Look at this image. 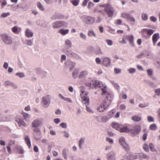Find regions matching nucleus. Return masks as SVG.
Returning <instances> with one entry per match:
<instances>
[{
	"label": "nucleus",
	"mask_w": 160,
	"mask_h": 160,
	"mask_svg": "<svg viewBox=\"0 0 160 160\" xmlns=\"http://www.w3.org/2000/svg\"><path fill=\"white\" fill-rule=\"evenodd\" d=\"M101 7L104 8V11L105 12L109 18H112L115 12L114 8L110 4L108 3L101 5Z\"/></svg>",
	"instance_id": "f257e3e1"
},
{
	"label": "nucleus",
	"mask_w": 160,
	"mask_h": 160,
	"mask_svg": "<svg viewBox=\"0 0 160 160\" xmlns=\"http://www.w3.org/2000/svg\"><path fill=\"white\" fill-rule=\"evenodd\" d=\"M62 51L68 56L73 58L74 59L80 60L81 58L78 54L73 52L69 48H65L62 49Z\"/></svg>",
	"instance_id": "f03ea898"
},
{
	"label": "nucleus",
	"mask_w": 160,
	"mask_h": 160,
	"mask_svg": "<svg viewBox=\"0 0 160 160\" xmlns=\"http://www.w3.org/2000/svg\"><path fill=\"white\" fill-rule=\"evenodd\" d=\"M85 85L88 86H90L91 88L98 89L100 88L102 85V82H100L98 80L92 81L91 82H86Z\"/></svg>",
	"instance_id": "7ed1b4c3"
},
{
	"label": "nucleus",
	"mask_w": 160,
	"mask_h": 160,
	"mask_svg": "<svg viewBox=\"0 0 160 160\" xmlns=\"http://www.w3.org/2000/svg\"><path fill=\"white\" fill-rule=\"evenodd\" d=\"M101 89L102 91V95L106 98L107 100L111 102L113 98V95L111 92H107L105 87L104 88H102Z\"/></svg>",
	"instance_id": "20e7f679"
},
{
	"label": "nucleus",
	"mask_w": 160,
	"mask_h": 160,
	"mask_svg": "<svg viewBox=\"0 0 160 160\" xmlns=\"http://www.w3.org/2000/svg\"><path fill=\"white\" fill-rule=\"evenodd\" d=\"M1 38L4 43L6 45H10L12 43V38L7 34H2L0 35Z\"/></svg>",
	"instance_id": "39448f33"
},
{
	"label": "nucleus",
	"mask_w": 160,
	"mask_h": 160,
	"mask_svg": "<svg viewBox=\"0 0 160 160\" xmlns=\"http://www.w3.org/2000/svg\"><path fill=\"white\" fill-rule=\"evenodd\" d=\"M33 137L35 140H38L41 138V132L38 128H35L33 129Z\"/></svg>",
	"instance_id": "423d86ee"
},
{
	"label": "nucleus",
	"mask_w": 160,
	"mask_h": 160,
	"mask_svg": "<svg viewBox=\"0 0 160 160\" xmlns=\"http://www.w3.org/2000/svg\"><path fill=\"white\" fill-rule=\"evenodd\" d=\"M81 19L83 21L88 24H92L94 23L95 19L94 18L90 16H87L83 15L81 17Z\"/></svg>",
	"instance_id": "0eeeda50"
},
{
	"label": "nucleus",
	"mask_w": 160,
	"mask_h": 160,
	"mask_svg": "<svg viewBox=\"0 0 160 160\" xmlns=\"http://www.w3.org/2000/svg\"><path fill=\"white\" fill-rule=\"evenodd\" d=\"M67 25V23L64 21H56L52 23V27L54 29H56L60 28L63 26H66Z\"/></svg>",
	"instance_id": "6e6552de"
},
{
	"label": "nucleus",
	"mask_w": 160,
	"mask_h": 160,
	"mask_svg": "<svg viewBox=\"0 0 160 160\" xmlns=\"http://www.w3.org/2000/svg\"><path fill=\"white\" fill-rule=\"evenodd\" d=\"M43 107L45 108H48L50 103V98L49 95H47L42 97V102Z\"/></svg>",
	"instance_id": "1a4fd4ad"
},
{
	"label": "nucleus",
	"mask_w": 160,
	"mask_h": 160,
	"mask_svg": "<svg viewBox=\"0 0 160 160\" xmlns=\"http://www.w3.org/2000/svg\"><path fill=\"white\" fill-rule=\"evenodd\" d=\"M119 142L120 144L123 147L125 150L128 151L129 150V145L126 143L124 137H121L119 139Z\"/></svg>",
	"instance_id": "9d476101"
},
{
	"label": "nucleus",
	"mask_w": 160,
	"mask_h": 160,
	"mask_svg": "<svg viewBox=\"0 0 160 160\" xmlns=\"http://www.w3.org/2000/svg\"><path fill=\"white\" fill-rule=\"evenodd\" d=\"M76 63L70 60H68L65 63V66L71 72L75 68Z\"/></svg>",
	"instance_id": "9b49d317"
},
{
	"label": "nucleus",
	"mask_w": 160,
	"mask_h": 160,
	"mask_svg": "<svg viewBox=\"0 0 160 160\" xmlns=\"http://www.w3.org/2000/svg\"><path fill=\"white\" fill-rule=\"evenodd\" d=\"M111 63V59L108 57H105L103 58L102 64L105 67H108L110 66Z\"/></svg>",
	"instance_id": "f8f14e48"
},
{
	"label": "nucleus",
	"mask_w": 160,
	"mask_h": 160,
	"mask_svg": "<svg viewBox=\"0 0 160 160\" xmlns=\"http://www.w3.org/2000/svg\"><path fill=\"white\" fill-rule=\"evenodd\" d=\"M42 119L40 118H37L34 120L32 122V127L34 128H38L42 124Z\"/></svg>",
	"instance_id": "ddd939ff"
},
{
	"label": "nucleus",
	"mask_w": 160,
	"mask_h": 160,
	"mask_svg": "<svg viewBox=\"0 0 160 160\" xmlns=\"http://www.w3.org/2000/svg\"><path fill=\"white\" fill-rule=\"evenodd\" d=\"M129 132H131L132 134L135 135L138 134L140 131V128L138 126H136L133 128H129Z\"/></svg>",
	"instance_id": "4468645a"
},
{
	"label": "nucleus",
	"mask_w": 160,
	"mask_h": 160,
	"mask_svg": "<svg viewBox=\"0 0 160 160\" xmlns=\"http://www.w3.org/2000/svg\"><path fill=\"white\" fill-rule=\"evenodd\" d=\"M15 121L18 123L19 126L20 127L22 126L26 127L28 126L24 120L19 117L16 118Z\"/></svg>",
	"instance_id": "2eb2a0df"
},
{
	"label": "nucleus",
	"mask_w": 160,
	"mask_h": 160,
	"mask_svg": "<svg viewBox=\"0 0 160 160\" xmlns=\"http://www.w3.org/2000/svg\"><path fill=\"white\" fill-rule=\"evenodd\" d=\"M82 93L81 94L80 96L82 98L83 101H85L87 103H88L89 102V98L88 96V93L84 91H81Z\"/></svg>",
	"instance_id": "dca6fc26"
},
{
	"label": "nucleus",
	"mask_w": 160,
	"mask_h": 160,
	"mask_svg": "<svg viewBox=\"0 0 160 160\" xmlns=\"http://www.w3.org/2000/svg\"><path fill=\"white\" fill-rule=\"evenodd\" d=\"M107 156L108 160H116L115 153L113 151H111L108 153Z\"/></svg>",
	"instance_id": "f3484780"
},
{
	"label": "nucleus",
	"mask_w": 160,
	"mask_h": 160,
	"mask_svg": "<svg viewBox=\"0 0 160 160\" xmlns=\"http://www.w3.org/2000/svg\"><path fill=\"white\" fill-rule=\"evenodd\" d=\"M154 32V30L152 29L144 28L142 30V35H143L146 32L147 35L150 36Z\"/></svg>",
	"instance_id": "a211bd4d"
},
{
	"label": "nucleus",
	"mask_w": 160,
	"mask_h": 160,
	"mask_svg": "<svg viewBox=\"0 0 160 160\" xmlns=\"http://www.w3.org/2000/svg\"><path fill=\"white\" fill-rule=\"evenodd\" d=\"M159 38V34L158 33H155L153 35L152 37V41L154 45H155L156 42Z\"/></svg>",
	"instance_id": "6ab92c4d"
},
{
	"label": "nucleus",
	"mask_w": 160,
	"mask_h": 160,
	"mask_svg": "<svg viewBox=\"0 0 160 160\" xmlns=\"http://www.w3.org/2000/svg\"><path fill=\"white\" fill-rule=\"evenodd\" d=\"M126 38L132 47H133L134 46V42H133V36L132 35H128L126 36Z\"/></svg>",
	"instance_id": "aec40b11"
},
{
	"label": "nucleus",
	"mask_w": 160,
	"mask_h": 160,
	"mask_svg": "<svg viewBox=\"0 0 160 160\" xmlns=\"http://www.w3.org/2000/svg\"><path fill=\"white\" fill-rule=\"evenodd\" d=\"M25 32V35L28 38L32 37L33 36V32L28 28L26 29Z\"/></svg>",
	"instance_id": "412c9836"
},
{
	"label": "nucleus",
	"mask_w": 160,
	"mask_h": 160,
	"mask_svg": "<svg viewBox=\"0 0 160 160\" xmlns=\"http://www.w3.org/2000/svg\"><path fill=\"white\" fill-rule=\"evenodd\" d=\"M127 159L128 160L136 159L138 158V156L135 153L130 154L129 155L127 156Z\"/></svg>",
	"instance_id": "4be33fe9"
},
{
	"label": "nucleus",
	"mask_w": 160,
	"mask_h": 160,
	"mask_svg": "<svg viewBox=\"0 0 160 160\" xmlns=\"http://www.w3.org/2000/svg\"><path fill=\"white\" fill-rule=\"evenodd\" d=\"M24 139L26 144L28 146V148H29L31 147V143L29 136H26L24 137Z\"/></svg>",
	"instance_id": "5701e85b"
},
{
	"label": "nucleus",
	"mask_w": 160,
	"mask_h": 160,
	"mask_svg": "<svg viewBox=\"0 0 160 160\" xmlns=\"http://www.w3.org/2000/svg\"><path fill=\"white\" fill-rule=\"evenodd\" d=\"M139 158L141 159H146L148 160L149 158V157L146 154L143 152H141L139 153Z\"/></svg>",
	"instance_id": "b1692460"
},
{
	"label": "nucleus",
	"mask_w": 160,
	"mask_h": 160,
	"mask_svg": "<svg viewBox=\"0 0 160 160\" xmlns=\"http://www.w3.org/2000/svg\"><path fill=\"white\" fill-rule=\"evenodd\" d=\"M22 115L26 121L29 122L30 121L31 117L30 115L25 112L22 113Z\"/></svg>",
	"instance_id": "393cba45"
},
{
	"label": "nucleus",
	"mask_w": 160,
	"mask_h": 160,
	"mask_svg": "<svg viewBox=\"0 0 160 160\" xmlns=\"http://www.w3.org/2000/svg\"><path fill=\"white\" fill-rule=\"evenodd\" d=\"M65 44L68 48H71L72 46V43L71 41L68 39L65 40Z\"/></svg>",
	"instance_id": "a878e982"
},
{
	"label": "nucleus",
	"mask_w": 160,
	"mask_h": 160,
	"mask_svg": "<svg viewBox=\"0 0 160 160\" xmlns=\"http://www.w3.org/2000/svg\"><path fill=\"white\" fill-rule=\"evenodd\" d=\"M69 31V30L68 29H61L58 31V32L59 33L62 34V35H65L68 33Z\"/></svg>",
	"instance_id": "bb28decb"
},
{
	"label": "nucleus",
	"mask_w": 160,
	"mask_h": 160,
	"mask_svg": "<svg viewBox=\"0 0 160 160\" xmlns=\"http://www.w3.org/2000/svg\"><path fill=\"white\" fill-rule=\"evenodd\" d=\"M88 74V72L86 71H83L81 72L79 75V78H85Z\"/></svg>",
	"instance_id": "cd10ccee"
},
{
	"label": "nucleus",
	"mask_w": 160,
	"mask_h": 160,
	"mask_svg": "<svg viewBox=\"0 0 160 160\" xmlns=\"http://www.w3.org/2000/svg\"><path fill=\"white\" fill-rule=\"evenodd\" d=\"M119 130L121 132H129L130 130L129 128L126 126L123 127L122 128H120Z\"/></svg>",
	"instance_id": "c85d7f7f"
},
{
	"label": "nucleus",
	"mask_w": 160,
	"mask_h": 160,
	"mask_svg": "<svg viewBox=\"0 0 160 160\" xmlns=\"http://www.w3.org/2000/svg\"><path fill=\"white\" fill-rule=\"evenodd\" d=\"M102 103L103 106H104V107L106 108L107 109L110 105L111 102L109 101L105 100L103 101Z\"/></svg>",
	"instance_id": "c756f323"
},
{
	"label": "nucleus",
	"mask_w": 160,
	"mask_h": 160,
	"mask_svg": "<svg viewBox=\"0 0 160 160\" xmlns=\"http://www.w3.org/2000/svg\"><path fill=\"white\" fill-rule=\"evenodd\" d=\"M60 18H60V15L58 13H54L51 17V19L52 20H53L59 19Z\"/></svg>",
	"instance_id": "7c9ffc66"
},
{
	"label": "nucleus",
	"mask_w": 160,
	"mask_h": 160,
	"mask_svg": "<svg viewBox=\"0 0 160 160\" xmlns=\"http://www.w3.org/2000/svg\"><path fill=\"white\" fill-rule=\"evenodd\" d=\"M88 35V36L91 37H96V33L94 31L92 30H89Z\"/></svg>",
	"instance_id": "2f4dec72"
},
{
	"label": "nucleus",
	"mask_w": 160,
	"mask_h": 160,
	"mask_svg": "<svg viewBox=\"0 0 160 160\" xmlns=\"http://www.w3.org/2000/svg\"><path fill=\"white\" fill-rule=\"evenodd\" d=\"M68 152V149L66 148L63 149L62 151V154L64 156V158L65 159L67 158V155Z\"/></svg>",
	"instance_id": "473e14b6"
},
{
	"label": "nucleus",
	"mask_w": 160,
	"mask_h": 160,
	"mask_svg": "<svg viewBox=\"0 0 160 160\" xmlns=\"http://www.w3.org/2000/svg\"><path fill=\"white\" fill-rule=\"evenodd\" d=\"M85 138H82L80 139L78 142V146L80 149L82 148V145L84 142Z\"/></svg>",
	"instance_id": "72a5a7b5"
},
{
	"label": "nucleus",
	"mask_w": 160,
	"mask_h": 160,
	"mask_svg": "<svg viewBox=\"0 0 160 160\" xmlns=\"http://www.w3.org/2000/svg\"><path fill=\"white\" fill-rule=\"evenodd\" d=\"M106 109V108L104 107V106L101 103L100 106L97 108V110L100 112H102Z\"/></svg>",
	"instance_id": "f704fd0d"
},
{
	"label": "nucleus",
	"mask_w": 160,
	"mask_h": 160,
	"mask_svg": "<svg viewBox=\"0 0 160 160\" xmlns=\"http://www.w3.org/2000/svg\"><path fill=\"white\" fill-rule=\"evenodd\" d=\"M37 6L41 11H43L45 10V8L42 4L40 2H38L37 3Z\"/></svg>",
	"instance_id": "c9c22d12"
},
{
	"label": "nucleus",
	"mask_w": 160,
	"mask_h": 160,
	"mask_svg": "<svg viewBox=\"0 0 160 160\" xmlns=\"http://www.w3.org/2000/svg\"><path fill=\"white\" fill-rule=\"evenodd\" d=\"M79 70L78 69H75L73 71L72 74L73 77L76 78L77 77V75L79 73Z\"/></svg>",
	"instance_id": "e433bc0d"
},
{
	"label": "nucleus",
	"mask_w": 160,
	"mask_h": 160,
	"mask_svg": "<svg viewBox=\"0 0 160 160\" xmlns=\"http://www.w3.org/2000/svg\"><path fill=\"white\" fill-rule=\"evenodd\" d=\"M120 124L118 123H112V127L118 130H119L120 127Z\"/></svg>",
	"instance_id": "4c0bfd02"
},
{
	"label": "nucleus",
	"mask_w": 160,
	"mask_h": 160,
	"mask_svg": "<svg viewBox=\"0 0 160 160\" xmlns=\"http://www.w3.org/2000/svg\"><path fill=\"white\" fill-rule=\"evenodd\" d=\"M95 53L96 54H102V52L100 48L97 47L95 51Z\"/></svg>",
	"instance_id": "58836bf2"
},
{
	"label": "nucleus",
	"mask_w": 160,
	"mask_h": 160,
	"mask_svg": "<svg viewBox=\"0 0 160 160\" xmlns=\"http://www.w3.org/2000/svg\"><path fill=\"white\" fill-rule=\"evenodd\" d=\"M132 119L136 122L139 121L141 120V118L137 116H135L132 118Z\"/></svg>",
	"instance_id": "ea45409f"
},
{
	"label": "nucleus",
	"mask_w": 160,
	"mask_h": 160,
	"mask_svg": "<svg viewBox=\"0 0 160 160\" xmlns=\"http://www.w3.org/2000/svg\"><path fill=\"white\" fill-rule=\"evenodd\" d=\"M142 19L144 21H146L148 19V16L146 13H142Z\"/></svg>",
	"instance_id": "a19ab883"
},
{
	"label": "nucleus",
	"mask_w": 160,
	"mask_h": 160,
	"mask_svg": "<svg viewBox=\"0 0 160 160\" xmlns=\"http://www.w3.org/2000/svg\"><path fill=\"white\" fill-rule=\"evenodd\" d=\"M142 148L145 152H149V149L148 148V144L146 143L144 144L143 145Z\"/></svg>",
	"instance_id": "79ce46f5"
},
{
	"label": "nucleus",
	"mask_w": 160,
	"mask_h": 160,
	"mask_svg": "<svg viewBox=\"0 0 160 160\" xmlns=\"http://www.w3.org/2000/svg\"><path fill=\"white\" fill-rule=\"evenodd\" d=\"M145 57L150 59H151L152 58V54L149 52L146 51Z\"/></svg>",
	"instance_id": "37998d69"
},
{
	"label": "nucleus",
	"mask_w": 160,
	"mask_h": 160,
	"mask_svg": "<svg viewBox=\"0 0 160 160\" xmlns=\"http://www.w3.org/2000/svg\"><path fill=\"white\" fill-rule=\"evenodd\" d=\"M127 19L131 22H134L135 21V19L132 16L130 15V14L129 15V16L128 17Z\"/></svg>",
	"instance_id": "c03bdc74"
},
{
	"label": "nucleus",
	"mask_w": 160,
	"mask_h": 160,
	"mask_svg": "<svg viewBox=\"0 0 160 160\" xmlns=\"http://www.w3.org/2000/svg\"><path fill=\"white\" fill-rule=\"evenodd\" d=\"M129 14L127 13H122L121 14V17L122 18H126L127 19L129 16Z\"/></svg>",
	"instance_id": "a18cd8bd"
},
{
	"label": "nucleus",
	"mask_w": 160,
	"mask_h": 160,
	"mask_svg": "<svg viewBox=\"0 0 160 160\" xmlns=\"http://www.w3.org/2000/svg\"><path fill=\"white\" fill-rule=\"evenodd\" d=\"M26 44L28 46H32V45L33 42L31 40H27L25 41Z\"/></svg>",
	"instance_id": "49530a36"
},
{
	"label": "nucleus",
	"mask_w": 160,
	"mask_h": 160,
	"mask_svg": "<svg viewBox=\"0 0 160 160\" xmlns=\"http://www.w3.org/2000/svg\"><path fill=\"white\" fill-rule=\"evenodd\" d=\"M16 76H18L20 78L25 77V75L23 72H18L15 74Z\"/></svg>",
	"instance_id": "de8ad7c7"
},
{
	"label": "nucleus",
	"mask_w": 160,
	"mask_h": 160,
	"mask_svg": "<svg viewBox=\"0 0 160 160\" xmlns=\"http://www.w3.org/2000/svg\"><path fill=\"white\" fill-rule=\"evenodd\" d=\"M128 71L130 74H133L136 71V69L134 68H131L128 69Z\"/></svg>",
	"instance_id": "09e8293b"
},
{
	"label": "nucleus",
	"mask_w": 160,
	"mask_h": 160,
	"mask_svg": "<svg viewBox=\"0 0 160 160\" xmlns=\"http://www.w3.org/2000/svg\"><path fill=\"white\" fill-rule=\"evenodd\" d=\"M106 141L110 144H112L113 143L114 141L111 138L107 137L106 138Z\"/></svg>",
	"instance_id": "8fccbe9b"
},
{
	"label": "nucleus",
	"mask_w": 160,
	"mask_h": 160,
	"mask_svg": "<svg viewBox=\"0 0 160 160\" xmlns=\"http://www.w3.org/2000/svg\"><path fill=\"white\" fill-rule=\"evenodd\" d=\"M157 128V125L154 124L151 125L150 126V129L153 130H156V129Z\"/></svg>",
	"instance_id": "3c124183"
},
{
	"label": "nucleus",
	"mask_w": 160,
	"mask_h": 160,
	"mask_svg": "<svg viewBox=\"0 0 160 160\" xmlns=\"http://www.w3.org/2000/svg\"><path fill=\"white\" fill-rule=\"evenodd\" d=\"M79 2V0H73L71 2L73 5L75 6H77Z\"/></svg>",
	"instance_id": "603ef678"
},
{
	"label": "nucleus",
	"mask_w": 160,
	"mask_h": 160,
	"mask_svg": "<svg viewBox=\"0 0 160 160\" xmlns=\"http://www.w3.org/2000/svg\"><path fill=\"white\" fill-rule=\"evenodd\" d=\"M12 30L14 33H16L17 32L18 29L17 26H14L12 28Z\"/></svg>",
	"instance_id": "864d4df0"
},
{
	"label": "nucleus",
	"mask_w": 160,
	"mask_h": 160,
	"mask_svg": "<svg viewBox=\"0 0 160 160\" xmlns=\"http://www.w3.org/2000/svg\"><path fill=\"white\" fill-rule=\"evenodd\" d=\"M10 9L12 11H16L17 10L16 5L15 4H12L11 6Z\"/></svg>",
	"instance_id": "5fc2aeb1"
},
{
	"label": "nucleus",
	"mask_w": 160,
	"mask_h": 160,
	"mask_svg": "<svg viewBox=\"0 0 160 160\" xmlns=\"http://www.w3.org/2000/svg\"><path fill=\"white\" fill-rule=\"evenodd\" d=\"M12 82L9 81H5L4 83V85L5 86L7 87L8 86H11L12 83Z\"/></svg>",
	"instance_id": "6e6d98bb"
},
{
	"label": "nucleus",
	"mask_w": 160,
	"mask_h": 160,
	"mask_svg": "<svg viewBox=\"0 0 160 160\" xmlns=\"http://www.w3.org/2000/svg\"><path fill=\"white\" fill-rule=\"evenodd\" d=\"M10 13L8 12L7 13H3L1 15V17L2 18H6L8 16L10 15Z\"/></svg>",
	"instance_id": "4d7b16f0"
},
{
	"label": "nucleus",
	"mask_w": 160,
	"mask_h": 160,
	"mask_svg": "<svg viewBox=\"0 0 160 160\" xmlns=\"http://www.w3.org/2000/svg\"><path fill=\"white\" fill-rule=\"evenodd\" d=\"M80 38L82 39L86 40V36L83 33L81 32L80 34Z\"/></svg>",
	"instance_id": "13d9d810"
},
{
	"label": "nucleus",
	"mask_w": 160,
	"mask_h": 160,
	"mask_svg": "<svg viewBox=\"0 0 160 160\" xmlns=\"http://www.w3.org/2000/svg\"><path fill=\"white\" fill-rule=\"evenodd\" d=\"M148 106V104H145L140 103L138 105L139 107L141 108H145Z\"/></svg>",
	"instance_id": "bf43d9fd"
},
{
	"label": "nucleus",
	"mask_w": 160,
	"mask_h": 160,
	"mask_svg": "<svg viewBox=\"0 0 160 160\" xmlns=\"http://www.w3.org/2000/svg\"><path fill=\"white\" fill-rule=\"evenodd\" d=\"M60 126L64 128H66L67 127V124L66 123L62 122L60 124Z\"/></svg>",
	"instance_id": "052dcab7"
},
{
	"label": "nucleus",
	"mask_w": 160,
	"mask_h": 160,
	"mask_svg": "<svg viewBox=\"0 0 160 160\" xmlns=\"http://www.w3.org/2000/svg\"><path fill=\"white\" fill-rule=\"evenodd\" d=\"M147 120L149 122H153L154 121L153 118L151 116L147 117Z\"/></svg>",
	"instance_id": "680f3d73"
},
{
	"label": "nucleus",
	"mask_w": 160,
	"mask_h": 160,
	"mask_svg": "<svg viewBox=\"0 0 160 160\" xmlns=\"http://www.w3.org/2000/svg\"><path fill=\"white\" fill-rule=\"evenodd\" d=\"M106 41L107 44L109 46H112L113 44V42L111 40L107 39L106 40Z\"/></svg>",
	"instance_id": "e2e57ef3"
},
{
	"label": "nucleus",
	"mask_w": 160,
	"mask_h": 160,
	"mask_svg": "<svg viewBox=\"0 0 160 160\" xmlns=\"http://www.w3.org/2000/svg\"><path fill=\"white\" fill-rule=\"evenodd\" d=\"M155 92L158 96H160V88L156 89L155 90Z\"/></svg>",
	"instance_id": "0e129e2a"
},
{
	"label": "nucleus",
	"mask_w": 160,
	"mask_h": 160,
	"mask_svg": "<svg viewBox=\"0 0 160 160\" xmlns=\"http://www.w3.org/2000/svg\"><path fill=\"white\" fill-rule=\"evenodd\" d=\"M94 4L91 2H89L88 4V8L89 9H90L93 6Z\"/></svg>",
	"instance_id": "69168bd1"
},
{
	"label": "nucleus",
	"mask_w": 160,
	"mask_h": 160,
	"mask_svg": "<svg viewBox=\"0 0 160 160\" xmlns=\"http://www.w3.org/2000/svg\"><path fill=\"white\" fill-rule=\"evenodd\" d=\"M40 26L44 28L46 27L47 26V24L46 22L45 21L42 20V23Z\"/></svg>",
	"instance_id": "338daca9"
},
{
	"label": "nucleus",
	"mask_w": 160,
	"mask_h": 160,
	"mask_svg": "<svg viewBox=\"0 0 160 160\" xmlns=\"http://www.w3.org/2000/svg\"><path fill=\"white\" fill-rule=\"evenodd\" d=\"M150 20L152 22H155L157 20V18L154 16H151L150 18Z\"/></svg>",
	"instance_id": "774afa93"
}]
</instances>
